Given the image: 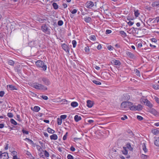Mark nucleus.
Listing matches in <instances>:
<instances>
[{
  "label": "nucleus",
  "mask_w": 159,
  "mask_h": 159,
  "mask_svg": "<svg viewBox=\"0 0 159 159\" xmlns=\"http://www.w3.org/2000/svg\"><path fill=\"white\" fill-rule=\"evenodd\" d=\"M33 87L36 89L41 90L43 91H45L47 90V88L46 86L41 84L36 83L33 84Z\"/></svg>",
  "instance_id": "f257e3e1"
},
{
  "label": "nucleus",
  "mask_w": 159,
  "mask_h": 159,
  "mask_svg": "<svg viewBox=\"0 0 159 159\" xmlns=\"http://www.w3.org/2000/svg\"><path fill=\"white\" fill-rule=\"evenodd\" d=\"M38 80L40 83H43L46 85H49L51 84V82L50 80L47 78L45 77H41L38 79Z\"/></svg>",
  "instance_id": "f03ea898"
},
{
  "label": "nucleus",
  "mask_w": 159,
  "mask_h": 159,
  "mask_svg": "<svg viewBox=\"0 0 159 159\" xmlns=\"http://www.w3.org/2000/svg\"><path fill=\"white\" fill-rule=\"evenodd\" d=\"M35 64L38 67L42 68L44 71H45L47 69V66L45 65L44 63L41 60H39L36 61Z\"/></svg>",
  "instance_id": "7ed1b4c3"
},
{
  "label": "nucleus",
  "mask_w": 159,
  "mask_h": 159,
  "mask_svg": "<svg viewBox=\"0 0 159 159\" xmlns=\"http://www.w3.org/2000/svg\"><path fill=\"white\" fill-rule=\"evenodd\" d=\"M140 101L141 103L143 102L149 108H151L153 106V105L147 99L141 98L140 99Z\"/></svg>",
  "instance_id": "20e7f679"
},
{
  "label": "nucleus",
  "mask_w": 159,
  "mask_h": 159,
  "mask_svg": "<svg viewBox=\"0 0 159 159\" xmlns=\"http://www.w3.org/2000/svg\"><path fill=\"white\" fill-rule=\"evenodd\" d=\"M129 108L132 111H140L142 109L143 106L139 104L137 106H132Z\"/></svg>",
  "instance_id": "39448f33"
},
{
  "label": "nucleus",
  "mask_w": 159,
  "mask_h": 159,
  "mask_svg": "<svg viewBox=\"0 0 159 159\" xmlns=\"http://www.w3.org/2000/svg\"><path fill=\"white\" fill-rule=\"evenodd\" d=\"M41 29L43 32L46 34H50V32L46 24L43 25L41 27Z\"/></svg>",
  "instance_id": "423d86ee"
},
{
  "label": "nucleus",
  "mask_w": 159,
  "mask_h": 159,
  "mask_svg": "<svg viewBox=\"0 0 159 159\" xmlns=\"http://www.w3.org/2000/svg\"><path fill=\"white\" fill-rule=\"evenodd\" d=\"M8 158L9 156L7 153H2V151L0 152V159H8Z\"/></svg>",
  "instance_id": "0eeeda50"
},
{
  "label": "nucleus",
  "mask_w": 159,
  "mask_h": 159,
  "mask_svg": "<svg viewBox=\"0 0 159 159\" xmlns=\"http://www.w3.org/2000/svg\"><path fill=\"white\" fill-rule=\"evenodd\" d=\"M148 110L149 112H150L155 116H157L159 115V113L152 107H151V108H149Z\"/></svg>",
  "instance_id": "6e6552de"
},
{
  "label": "nucleus",
  "mask_w": 159,
  "mask_h": 159,
  "mask_svg": "<svg viewBox=\"0 0 159 159\" xmlns=\"http://www.w3.org/2000/svg\"><path fill=\"white\" fill-rule=\"evenodd\" d=\"M85 5L86 7L88 8H91L94 5L93 2L91 1L87 2L86 3Z\"/></svg>",
  "instance_id": "1a4fd4ad"
},
{
  "label": "nucleus",
  "mask_w": 159,
  "mask_h": 159,
  "mask_svg": "<svg viewBox=\"0 0 159 159\" xmlns=\"http://www.w3.org/2000/svg\"><path fill=\"white\" fill-rule=\"evenodd\" d=\"M111 62L112 64L115 65L120 66L121 65L120 62L118 60L114 59L112 60Z\"/></svg>",
  "instance_id": "9d476101"
},
{
  "label": "nucleus",
  "mask_w": 159,
  "mask_h": 159,
  "mask_svg": "<svg viewBox=\"0 0 159 159\" xmlns=\"http://www.w3.org/2000/svg\"><path fill=\"white\" fill-rule=\"evenodd\" d=\"M126 54L129 58L131 59H133L135 57L134 55L130 52L126 51Z\"/></svg>",
  "instance_id": "9b49d317"
},
{
  "label": "nucleus",
  "mask_w": 159,
  "mask_h": 159,
  "mask_svg": "<svg viewBox=\"0 0 159 159\" xmlns=\"http://www.w3.org/2000/svg\"><path fill=\"white\" fill-rule=\"evenodd\" d=\"M87 106L89 108L91 107L93 105L92 102L90 100H88L87 102Z\"/></svg>",
  "instance_id": "f8f14e48"
},
{
  "label": "nucleus",
  "mask_w": 159,
  "mask_h": 159,
  "mask_svg": "<svg viewBox=\"0 0 159 159\" xmlns=\"http://www.w3.org/2000/svg\"><path fill=\"white\" fill-rule=\"evenodd\" d=\"M7 88H9L11 90H17V89L15 87L12 85H7Z\"/></svg>",
  "instance_id": "ddd939ff"
},
{
  "label": "nucleus",
  "mask_w": 159,
  "mask_h": 159,
  "mask_svg": "<svg viewBox=\"0 0 159 159\" xmlns=\"http://www.w3.org/2000/svg\"><path fill=\"white\" fill-rule=\"evenodd\" d=\"M81 117L80 116H79L77 115H76L74 117V120L75 121L77 122L81 120Z\"/></svg>",
  "instance_id": "4468645a"
},
{
  "label": "nucleus",
  "mask_w": 159,
  "mask_h": 159,
  "mask_svg": "<svg viewBox=\"0 0 159 159\" xmlns=\"http://www.w3.org/2000/svg\"><path fill=\"white\" fill-rule=\"evenodd\" d=\"M57 135L56 134H53L50 136V138L51 140H57Z\"/></svg>",
  "instance_id": "2eb2a0df"
},
{
  "label": "nucleus",
  "mask_w": 159,
  "mask_h": 159,
  "mask_svg": "<svg viewBox=\"0 0 159 159\" xmlns=\"http://www.w3.org/2000/svg\"><path fill=\"white\" fill-rule=\"evenodd\" d=\"M121 107L123 108H127V102H122L121 105Z\"/></svg>",
  "instance_id": "dca6fc26"
},
{
  "label": "nucleus",
  "mask_w": 159,
  "mask_h": 159,
  "mask_svg": "<svg viewBox=\"0 0 159 159\" xmlns=\"http://www.w3.org/2000/svg\"><path fill=\"white\" fill-rule=\"evenodd\" d=\"M142 147L143 148V150L144 151L145 153H146L148 151V149L146 148L145 143H143L142 144Z\"/></svg>",
  "instance_id": "f3484780"
},
{
  "label": "nucleus",
  "mask_w": 159,
  "mask_h": 159,
  "mask_svg": "<svg viewBox=\"0 0 159 159\" xmlns=\"http://www.w3.org/2000/svg\"><path fill=\"white\" fill-rule=\"evenodd\" d=\"M126 148H128L131 151H132L133 150V148L131 147L130 143H128L126 144Z\"/></svg>",
  "instance_id": "a211bd4d"
},
{
  "label": "nucleus",
  "mask_w": 159,
  "mask_h": 159,
  "mask_svg": "<svg viewBox=\"0 0 159 159\" xmlns=\"http://www.w3.org/2000/svg\"><path fill=\"white\" fill-rule=\"evenodd\" d=\"M40 108L39 107L37 106H35L34 107L33 110L36 112H38L40 110Z\"/></svg>",
  "instance_id": "6ab92c4d"
},
{
  "label": "nucleus",
  "mask_w": 159,
  "mask_h": 159,
  "mask_svg": "<svg viewBox=\"0 0 159 159\" xmlns=\"http://www.w3.org/2000/svg\"><path fill=\"white\" fill-rule=\"evenodd\" d=\"M47 131L49 133L51 134H54L55 132V131L50 128L49 127H48L47 129Z\"/></svg>",
  "instance_id": "aec40b11"
},
{
  "label": "nucleus",
  "mask_w": 159,
  "mask_h": 159,
  "mask_svg": "<svg viewBox=\"0 0 159 159\" xmlns=\"http://www.w3.org/2000/svg\"><path fill=\"white\" fill-rule=\"evenodd\" d=\"M152 132L153 134L155 135L159 134V130L157 129H153L152 130Z\"/></svg>",
  "instance_id": "412c9836"
},
{
  "label": "nucleus",
  "mask_w": 159,
  "mask_h": 159,
  "mask_svg": "<svg viewBox=\"0 0 159 159\" xmlns=\"http://www.w3.org/2000/svg\"><path fill=\"white\" fill-rule=\"evenodd\" d=\"M78 103L76 102H72L71 103V106L74 107H75L78 106Z\"/></svg>",
  "instance_id": "4be33fe9"
},
{
  "label": "nucleus",
  "mask_w": 159,
  "mask_h": 159,
  "mask_svg": "<svg viewBox=\"0 0 159 159\" xmlns=\"http://www.w3.org/2000/svg\"><path fill=\"white\" fill-rule=\"evenodd\" d=\"M154 144L157 146L159 147V138H157L154 141Z\"/></svg>",
  "instance_id": "5701e85b"
},
{
  "label": "nucleus",
  "mask_w": 159,
  "mask_h": 159,
  "mask_svg": "<svg viewBox=\"0 0 159 159\" xmlns=\"http://www.w3.org/2000/svg\"><path fill=\"white\" fill-rule=\"evenodd\" d=\"M123 150L122 151V152L123 154L125 155H127L128 154V151L126 149V148L125 147H123Z\"/></svg>",
  "instance_id": "b1692460"
},
{
  "label": "nucleus",
  "mask_w": 159,
  "mask_h": 159,
  "mask_svg": "<svg viewBox=\"0 0 159 159\" xmlns=\"http://www.w3.org/2000/svg\"><path fill=\"white\" fill-rule=\"evenodd\" d=\"M36 147L37 149L39 151L41 152L43 151L42 149V148L43 147H42L41 146L37 145H36Z\"/></svg>",
  "instance_id": "393cba45"
},
{
  "label": "nucleus",
  "mask_w": 159,
  "mask_h": 159,
  "mask_svg": "<svg viewBox=\"0 0 159 159\" xmlns=\"http://www.w3.org/2000/svg\"><path fill=\"white\" fill-rule=\"evenodd\" d=\"M91 20V18L89 17H87L84 18V21L87 23H89L90 22Z\"/></svg>",
  "instance_id": "a878e982"
},
{
  "label": "nucleus",
  "mask_w": 159,
  "mask_h": 159,
  "mask_svg": "<svg viewBox=\"0 0 159 159\" xmlns=\"http://www.w3.org/2000/svg\"><path fill=\"white\" fill-rule=\"evenodd\" d=\"M52 6L53 8L55 10H57L58 8V5L57 4L56 2H54L52 3Z\"/></svg>",
  "instance_id": "bb28decb"
},
{
  "label": "nucleus",
  "mask_w": 159,
  "mask_h": 159,
  "mask_svg": "<svg viewBox=\"0 0 159 159\" xmlns=\"http://www.w3.org/2000/svg\"><path fill=\"white\" fill-rule=\"evenodd\" d=\"M43 151L44 152V156L46 157H49V154L47 151L45 150L44 151L43 150Z\"/></svg>",
  "instance_id": "cd10ccee"
},
{
  "label": "nucleus",
  "mask_w": 159,
  "mask_h": 159,
  "mask_svg": "<svg viewBox=\"0 0 159 159\" xmlns=\"http://www.w3.org/2000/svg\"><path fill=\"white\" fill-rule=\"evenodd\" d=\"M10 122L12 124H13L15 125H17V123L16 121L13 119H11ZM18 125H19V124H18Z\"/></svg>",
  "instance_id": "c85d7f7f"
},
{
  "label": "nucleus",
  "mask_w": 159,
  "mask_h": 159,
  "mask_svg": "<svg viewBox=\"0 0 159 159\" xmlns=\"http://www.w3.org/2000/svg\"><path fill=\"white\" fill-rule=\"evenodd\" d=\"M120 33L122 37H125L127 36L126 33L124 31H120Z\"/></svg>",
  "instance_id": "c756f323"
},
{
  "label": "nucleus",
  "mask_w": 159,
  "mask_h": 159,
  "mask_svg": "<svg viewBox=\"0 0 159 159\" xmlns=\"http://www.w3.org/2000/svg\"><path fill=\"white\" fill-rule=\"evenodd\" d=\"M46 20L45 19H44L40 18H37V20L39 21L40 23H43V21Z\"/></svg>",
  "instance_id": "7c9ffc66"
},
{
  "label": "nucleus",
  "mask_w": 159,
  "mask_h": 159,
  "mask_svg": "<svg viewBox=\"0 0 159 159\" xmlns=\"http://www.w3.org/2000/svg\"><path fill=\"white\" fill-rule=\"evenodd\" d=\"M8 63L9 65L12 66H13L14 64V61L11 60H8Z\"/></svg>",
  "instance_id": "2f4dec72"
},
{
  "label": "nucleus",
  "mask_w": 159,
  "mask_h": 159,
  "mask_svg": "<svg viewBox=\"0 0 159 159\" xmlns=\"http://www.w3.org/2000/svg\"><path fill=\"white\" fill-rule=\"evenodd\" d=\"M127 132L130 135L131 137H133L134 136V134L131 130L129 129L127 130Z\"/></svg>",
  "instance_id": "473e14b6"
},
{
  "label": "nucleus",
  "mask_w": 159,
  "mask_h": 159,
  "mask_svg": "<svg viewBox=\"0 0 159 159\" xmlns=\"http://www.w3.org/2000/svg\"><path fill=\"white\" fill-rule=\"evenodd\" d=\"M62 122V120L60 118H57V124L59 125H60L61 124Z\"/></svg>",
  "instance_id": "72a5a7b5"
},
{
  "label": "nucleus",
  "mask_w": 159,
  "mask_h": 159,
  "mask_svg": "<svg viewBox=\"0 0 159 159\" xmlns=\"http://www.w3.org/2000/svg\"><path fill=\"white\" fill-rule=\"evenodd\" d=\"M149 19L150 20V19L153 20V19ZM153 19H154V21L153 22V23H154L156 22L157 23H158L159 22V17H157Z\"/></svg>",
  "instance_id": "f704fd0d"
},
{
  "label": "nucleus",
  "mask_w": 159,
  "mask_h": 159,
  "mask_svg": "<svg viewBox=\"0 0 159 159\" xmlns=\"http://www.w3.org/2000/svg\"><path fill=\"white\" fill-rule=\"evenodd\" d=\"M158 5H159V2H154L152 4V6L153 7L157 6Z\"/></svg>",
  "instance_id": "c9c22d12"
},
{
  "label": "nucleus",
  "mask_w": 159,
  "mask_h": 159,
  "mask_svg": "<svg viewBox=\"0 0 159 159\" xmlns=\"http://www.w3.org/2000/svg\"><path fill=\"white\" fill-rule=\"evenodd\" d=\"M134 14L135 16L136 17H138L139 14V10H137L136 11H134Z\"/></svg>",
  "instance_id": "e433bc0d"
},
{
  "label": "nucleus",
  "mask_w": 159,
  "mask_h": 159,
  "mask_svg": "<svg viewBox=\"0 0 159 159\" xmlns=\"http://www.w3.org/2000/svg\"><path fill=\"white\" fill-rule=\"evenodd\" d=\"M135 72V73H136V74L139 76H140V71L137 69H136L135 70H134Z\"/></svg>",
  "instance_id": "4c0bfd02"
},
{
  "label": "nucleus",
  "mask_w": 159,
  "mask_h": 159,
  "mask_svg": "<svg viewBox=\"0 0 159 159\" xmlns=\"http://www.w3.org/2000/svg\"><path fill=\"white\" fill-rule=\"evenodd\" d=\"M93 82L94 83V84H97V85H101V82H100L99 81H97V80H93Z\"/></svg>",
  "instance_id": "58836bf2"
},
{
  "label": "nucleus",
  "mask_w": 159,
  "mask_h": 159,
  "mask_svg": "<svg viewBox=\"0 0 159 159\" xmlns=\"http://www.w3.org/2000/svg\"><path fill=\"white\" fill-rule=\"evenodd\" d=\"M84 50L85 52L87 53L89 52V48L88 46H87L85 48Z\"/></svg>",
  "instance_id": "ea45409f"
},
{
  "label": "nucleus",
  "mask_w": 159,
  "mask_h": 159,
  "mask_svg": "<svg viewBox=\"0 0 159 159\" xmlns=\"http://www.w3.org/2000/svg\"><path fill=\"white\" fill-rule=\"evenodd\" d=\"M148 157V156L144 154H142L141 155V157L143 159H147Z\"/></svg>",
  "instance_id": "a19ab883"
},
{
  "label": "nucleus",
  "mask_w": 159,
  "mask_h": 159,
  "mask_svg": "<svg viewBox=\"0 0 159 159\" xmlns=\"http://www.w3.org/2000/svg\"><path fill=\"white\" fill-rule=\"evenodd\" d=\"M72 44H73V47L75 48V47L76 45V42L75 40H73L72 41Z\"/></svg>",
  "instance_id": "79ce46f5"
},
{
  "label": "nucleus",
  "mask_w": 159,
  "mask_h": 159,
  "mask_svg": "<svg viewBox=\"0 0 159 159\" xmlns=\"http://www.w3.org/2000/svg\"><path fill=\"white\" fill-rule=\"evenodd\" d=\"M153 88L155 89H159V85L158 84L153 85Z\"/></svg>",
  "instance_id": "37998d69"
},
{
  "label": "nucleus",
  "mask_w": 159,
  "mask_h": 159,
  "mask_svg": "<svg viewBox=\"0 0 159 159\" xmlns=\"http://www.w3.org/2000/svg\"><path fill=\"white\" fill-rule=\"evenodd\" d=\"M15 70L18 73H19L20 72L19 67L18 66H16L15 67Z\"/></svg>",
  "instance_id": "c03bdc74"
},
{
  "label": "nucleus",
  "mask_w": 159,
  "mask_h": 159,
  "mask_svg": "<svg viewBox=\"0 0 159 159\" xmlns=\"http://www.w3.org/2000/svg\"><path fill=\"white\" fill-rule=\"evenodd\" d=\"M25 140H27L28 142H29L30 144H32V143H33L34 142L33 141H32L30 139L26 138L25 139Z\"/></svg>",
  "instance_id": "a18cd8bd"
},
{
  "label": "nucleus",
  "mask_w": 159,
  "mask_h": 159,
  "mask_svg": "<svg viewBox=\"0 0 159 159\" xmlns=\"http://www.w3.org/2000/svg\"><path fill=\"white\" fill-rule=\"evenodd\" d=\"M7 116L10 118H12L13 117V115L12 113L9 112L7 114Z\"/></svg>",
  "instance_id": "49530a36"
},
{
  "label": "nucleus",
  "mask_w": 159,
  "mask_h": 159,
  "mask_svg": "<svg viewBox=\"0 0 159 159\" xmlns=\"http://www.w3.org/2000/svg\"><path fill=\"white\" fill-rule=\"evenodd\" d=\"M63 22L62 20H60L58 22L57 24L59 26H61L63 24Z\"/></svg>",
  "instance_id": "de8ad7c7"
},
{
  "label": "nucleus",
  "mask_w": 159,
  "mask_h": 159,
  "mask_svg": "<svg viewBox=\"0 0 159 159\" xmlns=\"http://www.w3.org/2000/svg\"><path fill=\"white\" fill-rule=\"evenodd\" d=\"M68 135V132H66L65 135L63 136V139L64 140H66L67 139V137Z\"/></svg>",
  "instance_id": "09e8293b"
},
{
  "label": "nucleus",
  "mask_w": 159,
  "mask_h": 159,
  "mask_svg": "<svg viewBox=\"0 0 159 159\" xmlns=\"http://www.w3.org/2000/svg\"><path fill=\"white\" fill-rule=\"evenodd\" d=\"M90 39L91 40H94L96 39V37L95 35H91L90 37Z\"/></svg>",
  "instance_id": "8fccbe9b"
},
{
  "label": "nucleus",
  "mask_w": 159,
  "mask_h": 159,
  "mask_svg": "<svg viewBox=\"0 0 159 159\" xmlns=\"http://www.w3.org/2000/svg\"><path fill=\"white\" fill-rule=\"evenodd\" d=\"M67 117V116L65 115H62L60 116V118L62 119H65Z\"/></svg>",
  "instance_id": "3c124183"
},
{
  "label": "nucleus",
  "mask_w": 159,
  "mask_h": 159,
  "mask_svg": "<svg viewBox=\"0 0 159 159\" xmlns=\"http://www.w3.org/2000/svg\"><path fill=\"white\" fill-rule=\"evenodd\" d=\"M68 159H74V157L72 156L70 154H68L67 156Z\"/></svg>",
  "instance_id": "603ef678"
},
{
  "label": "nucleus",
  "mask_w": 159,
  "mask_h": 159,
  "mask_svg": "<svg viewBox=\"0 0 159 159\" xmlns=\"http://www.w3.org/2000/svg\"><path fill=\"white\" fill-rule=\"evenodd\" d=\"M40 97L45 100H47L48 98V97L45 95H42Z\"/></svg>",
  "instance_id": "864d4df0"
},
{
  "label": "nucleus",
  "mask_w": 159,
  "mask_h": 159,
  "mask_svg": "<svg viewBox=\"0 0 159 159\" xmlns=\"http://www.w3.org/2000/svg\"><path fill=\"white\" fill-rule=\"evenodd\" d=\"M137 119L139 120H141L143 119V118L140 116H137Z\"/></svg>",
  "instance_id": "5fc2aeb1"
},
{
  "label": "nucleus",
  "mask_w": 159,
  "mask_h": 159,
  "mask_svg": "<svg viewBox=\"0 0 159 159\" xmlns=\"http://www.w3.org/2000/svg\"><path fill=\"white\" fill-rule=\"evenodd\" d=\"M5 94V92L4 91H0V97H2Z\"/></svg>",
  "instance_id": "6e6d98bb"
},
{
  "label": "nucleus",
  "mask_w": 159,
  "mask_h": 159,
  "mask_svg": "<svg viewBox=\"0 0 159 159\" xmlns=\"http://www.w3.org/2000/svg\"><path fill=\"white\" fill-rule=\"evenodd\" d=\"M132 105L133 103L132 102H127V106L130 107V106H131V105Z\"/></svg>",
  "instance_id": "4d7b16f0"
},
{
  "label": "nucleus",
  "mask_w": 159,
  "mask_h": 159,
  "mask_svg": "<svg viewBox=\"0 0 159 159\" xmlns=\"http://www.w3.org/2000/svg\"><path fill=\"white\" fill-rule=\"evenodd\" d=\"M25 153L26 155H27L28 156L30 157L32 156V155L28 151H25Z\"/></svg>",
  "instance_id": "13d9d810"
},
{
  "label": "nucleus",
  "mask_w": 159,
  "mask_h": 159,
  "mask_svg": "<svg viewBox=\"0 0 159 159\" xmlns=\"http://www.w3.org/2000/svg\"><path fill=\"white\" fill-rule=\"evenodd\" d=\"M16 118H17V120L19 121H21V120L20 119V117L19 115H16Z\"/></svg>",
  "instance_id": "bf43d9fd"
},
{
  "label": "nucleus",
  "mask_w": 159,
  "mask_h": 159,
  "mask_svg": "<svg viewBox=\"0 0 159 159\" xmlns=\"http://www.w3.org/2000/svg\"><path fill=\"white\" fill-rule=\"evenodd\" d=\"M154 99L157 103L159 104V98L155 97Z\"/></svg>",
  "instance_id": "052dcab7"
},
{
  "label": "nucleus",
  "mask_w": 159,
  "mask_h": 159,
  "mask_svg": "<svg viewBox=\"0 0 159 159\" xmlns=\"http://www.w3.org/2000/svg\"><path fill=\"white\" fill-rule=\"evenodd\" d=\"M71 13L73 14H74L76 13L77 12V10L76 9H74L72 11H70Z\"/></svg>",
  "instance_id": "680f3d73"
},
{
  "label": "nucleus",
  "mask_w": 159,
  "mask_h": 159,
  "mask_svg": "<svg viewBox=\"0 0 159 159\" xmlns=\"http://www.w3.org/2000/svg\"><path fill=\"white\" fill-rule=\"evenodd\" d=\"M128 24L129 26H131L134 24V23L133 22H132L131 21H129L128 23Z\"/></svg>",
  "instance_id": "e2e57ef3"
},
{
  "label": "nucleus",
  "mask_w": 159,
  "mask_h": 159,
  "mask_svg": "<svg viewBox=\"0 0 159 159\" xmlns=\"http://www.w3.org/2000/svg\"><path fill=\"white\" fill-rule=\"evenodd\" d=\"M22 132L23 134H29V131H26L25 130L23 129L22 130Z\"/></svg>",
  "instance_id": "0e129e2a"
},
{
  "label": "nucleus",
  "mask_w": 159,
  "mask_h": 159,
  "mask_svg": "<svg viewBox=\"0 0 159 159\" xmlns=\"http://www.w3.org/2000/svg\"><path fill=\"white\" fill-rule=\"evenodd\" d=\"M127 117L126 116L124 115L123 117H122L121 118V119L122 120H125V119H127Z\"/></svg>",
  "instance_id": "69168bd1"
},
{
  "label": "nucleus",
  "mask_w": 159,
  "mask_h": 159,
  "mask_svg": "<svg viewBox=\"0 0 159 159\" xmlns=\"http://www.w3.org/2000/svg\"><path fill=\"white\" fill-rule=\"evenodd\" d=\"M105 6H102L101 7H100V8L101 9H103L104 11H107L108 10V9L107 8H106L105 7Z\"/></svg>",
  "instance_id": "338daca9"
},
{
  "label": "nucleus",
  "mask_w": 159,
  "mask_h": 159,
  "mask_svg": "<svg viewBox=\"0 0 159 159\" xmlns=\"http://www.w3.org/2000/svg\"><path fill=\"white\" fill-rule=\"evenodd\" d=\"M107 49L110 50H113V47L111 45L108 46L107 47Z\"/></svg>",
  "instance_id": "774afa93"
}]
</instances>
